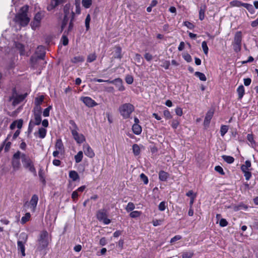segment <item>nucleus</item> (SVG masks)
<instances>
[{
	"label": "nucleus",
	"mask_w": 258,
	"mask_h": 258,
	"mask_svg": "<svg viewBox=\"0 0 258 258\" xmlns=\"http://www.w3.org/2000/svg\"><path fill=\"white\" fill-rule=\"evenodd\" d=\"M133 151L135 156H138L140 154V148L137 144L133 145Z\"/></svg>",
	"instance_id": "a19ab883"
},
{
	"label": "nucleus",
	"mask_w": 258,
	"mask_h": 258,
	"mask_svg": "<svg viewBox=\"0 0 258 258\" xmlns=\"http://www.w3.org/2000/svg\"><path fill=\"white\" fill-rule=\"evenodd\" d=\"M206 10V7L203 8L201 7L199 11V19L201 21L203 20L205 18V13Z\"/></svg>",
	"instance_id": "ea45409f"
},
{
	"label": "nucleus",
	"mask_w": 258,
	"mask_h": 258,
	"mask_svg": "<svg viewBox=\"0 0 258 258\" xmlns=\"http://www.w3.org/2000/svg\"><path fill=\"white\" fill-rule=\"evenodd\" d=\"M81 100L89 107H93L97 105V103L90 97H82Z\"/></svg>",
	"instance_id": "9b49d317"
},
{
	"label": "nucleus",
	"mask_w": 258,
	"mask_h": 258,
	"mask_svg": "<svg viewBox=\"0 0 258 258\" xmlns=\"http://www.w3.org/2000/svg\"><path fill=\"white\" fill-rule=\"evenodd\" d=\"M214 113V110L213 109H210L206 113L205 117L204 124L205 126H207L209 125L211 120L213 117Z\"/></svg>",
	"instance_id": "ddd939ff"
},
{
	"label": "nucleus",
	"mask_w": 258,
	"mask_h": 258,
	"mask_svg": "<svg viewBox=\"0 0 258 258\" xmlns=\"http://www.w3.org/2000/svg\"><path fill=\"white\" fill-rule=\"evenodd\" d=\"M195 76L198 77L201 81H206L207 80L206 76L203 73L200 72H196L195 73Z\"/></svg>",
	"instance_id": "c9c22d12"
},
{
	"label": "nucleus",
	"mask_w": 258,
	"mask_h": 258,
	"mask_svg": "<svg viewBox=\"0 0 258 258\" xmlns=\"http://www.w3.org/2000/svg\"><path fill=\"white\" fill-rule=\"evenodd\" d=\"M28 239V235L24 232L21 233L19 239L17 241L18 250L21 251L22 255L25 256V246L26 243Z\"/></svg>",
	"instance_id": "39448f33"
},
{
	"label": "nucleus",
	"mask_w": 258,
	"mask_h": 258,
	"mask_svg": "<svg viewBox=\"0 0 258 258\" xmlns=\"http://www.w3.org/2000/svg\"><path fill=\"white\" fill-rule=\"evenodd\" d=\"M36 56L40 59H44L45 55V47L42 45L38 46L35 51Z\"/></svg>",
	"instance_id": "f8f14e48"
},
{
	"label": "nucleus",
	"mask_w": 258,
	"mask_h": 258,
	"mask_svg": "<svg viewBox=\"0 0 258 258\" xmlns=\"http://www.w3.org/2000/svg\"><path fill=\"white\" fill-rule=\"evenodd\" d=\"M241 171L251 170V162L249 160H246L244 164L241 166Z\"/></svg>",
	"instance_id": "a878e982"
},
{
	"label": "nucleus",
	"mask_w": 258,
	"mask_h": 258,
	"mask_svg": "<svg viewBox=\"0 0 258 258\" xmlns=\"http://www.w3.org/2000/svg\"><path fill=\"white\" fill-rule=\"evenodd\" d=\"M91 21V17L89 14H88L85 19V27L87 31L89 30L90 28V22Z\"/></svg>",
	"instance_id": "6e6d98bb"
},
{
	"label": "nucleus",
	"mask_w": 258,
	"mask_h": 258,
	"mask_svg": "<svg viewBox=\"0 0 258 258\" xmlns=\"http://www.w3.org/2000/svg\"><path fill=\"white\" fill-rule=\"evenodd\" d=\"M168 177L169 174L163 170L160 171L159 173V178L161 181H166Z\"/></svg>",
	"instance_id": "5701e85b"
},
{
	"label": "nucleus",
	"mask_w": 258,
	"mask_h": 258,
	"mask_svg": "<svg viewBox=\"0 0 258 258\" xmlns=\"http://www.w3.org/2000/svg\"><path fill=\"white\" fill-rule=\"evenodd\" d=\"M35 122H33L34 124L38 125L41 123V115L38 114H34Z\"/></svg>",
	"instance_id": "e433bc0d"
},
{
	"label": "nucleus",
	"mask_w": 258,
	"mask_h": 258,
	"mask_svg": "<svg viewBox=\"0 0 258 258\" xmlns=\"http://www.w3.org/2000/svg\"><path fill=\"white\" fill-rule=\"evenodd\" d=\"M40 25V22L38 21H36L35 20H33V21L31 22L30 25L33 30H36L37 28L39 27Z\"/></svg>",
	"instance_id": "3c124183"
},
{
	"label": "nucleus",
	"mask_w": 258,
	"mask_h": 258,
	"mask_svg": "<svg viewBox=\"0 0 258 258\" xmlns=\"http://www.w3.org/2000/svg\"><path fill=\"white\" fill-rule=\"evenodd\" d=\"M11 137V135H9L8 136H7V138H6V139L4 141V144L5 145V152H8L10 147H11V142H9V141H8L9 137Z\"/></svg>",
	"instance_id": "2f4dec72"
},
{
	"label": "nucleus",
	"mask_w": 258,
	"mask_h": 258,
	"mask_svg": "<svg viewBox=\"0 0 258 258\" xmlns=\"http://www.w3.org/2000/svg\"><path fill=\"white\" fill-rule=\"evenodd\" d=\"M74 19H75V13L72 11H71V19L70 22L69 23V25L67 31H66L67 34H68L70 32H71L72 30L73 27H74L73 21L74 20Z\"/></svg>",
	"instance_id": "4be33fe9"
},
{
	"label": "nucleus",
	"mask_w": 258,
	"mask_h": 258,
	"mask_svg": "<svg viewBox=\"0 0 258 258\" xmlns=\"http://www.w3.org/2000/svg\"><path fill=\"white\" fill-rule=\"evenodd\" d=\"M248 209V206L242 203H240L238 205L235 206L234 210L235 211H239L241 210H247Z\"/></svg>",
	"instance_id": "473e14b6"
},
{
	"label": "nucleus",
	"mask_w": 258,
	"mask_h": 258,
	"mask_svg": "<svg viewBox=\"0 0 258 258\" xmlns=\"http://www.w3.org/2000/svg\"><path fill=\"white\" fill-rule=\"evenodd\" d=\"M64 16H70L71 17V12L70 13V5L67 4L65 5L64 9Z\"/></svg>",
	"instance_id": "49530a36"
},
{
	"label": "nucleus",
	"mask_w": 258,
	"mask_h": 258,
	"mask_svg": "<svg viewBox=\"0 0 258 258\" xmlns=\"http://www.w3.org/2000/svg\"><path fill=\"white\" fill-rule=\"evenodd\" d=\"M140 178L143 181L145 184H147L148 183V178L144 173H142L140 174Z\"/></svg>",
	"instance_id": "680f3d73"
},
{
	"label": "nucleus",
	"mask_w": 258,
	"mask_h": 258,
	"mask_svg": "<svg viewBox=\"0 0 258 258\" xmlns=\"http://www.w3.org/2000/svg\"><path fill=\"white\" fill-rule=\"evenodd\" d=\"M72 136L74 140L77 142L78 144H81L85 141V138L83 134H79L77 132H74L73 133H72Z\"/></svg>",
	"instance_id": "4468645a"
},
{
	"label": "nucleus",
	"mask_w": 258,
	"mask_h": 258,
	"mask_svg": "<svg viewBox=\"0 0 258 258\" xmlns=\"http://www.w3.org/2000/svg\"><path fill=\"white\" fill-rule=\"evenodd\" d=\"M21 154L19 151L15 153L12 157V166L14 171H16L20 169L21 167V163L20 158L21 157Z\"/></svg>",
	"instance_id": "0eeeda50"
},
{
	"label": "nucleus",
	"mask_w": 258,
	"mask_h": 258,
	"mask_svg": "<svg viewBox=\"0 0 258 258\" xmlns=\"http://www.w3.org/2000/svg\"><path fill=\"white\" fill-rule=\"evenodd\" d=\"M193 255V251L184 252L182 253V258H191Z\"/></svg>",
	"instance_id": "bf43d9fd"
},
{
	"label": "nucleus",
	"mask_w": 258,
	"mask_h": 258,
	"mask_svg": "<svg viewBox=\"0 0 258 258\" xmlns=\"http://www.w3.org/2000/svg\"><path fill=\"white\" fill-rule=\"evenodd\" d=\"M247 140L249 142V145L252 148L256 146V143L254 140L253 136L252 134H248L247 135Z\"/></svg>",
	"instance_id": "412c9836"
},
{
	"label": "nucleus",
	"mask_w": 258,
	"mask_h": 258,
	"mask_svg": "<svg viewBox=\"0 0 258 258\" xmlns=\"http://www.w3.org/2000/svg\"><path fill=\"white\" fill-rule=\"evenodd\" d=\"M29 7L26 5L22 7L15 16V22L19 23L22 27L27 26L30 22V19L27 16Z\"/></svg>",
	"instance_id": "f257e3e1"
},
{
	"label": "nucleus",
	"mask_w": 258,
	"mask_h": 258,
	"mask_svg": "<svg viewBox=\"0 0 258 258\" xmlns=\"http://www.w3.org/2000/svg\"><path fill=\"white\" fill-rule=\"evenodd\" d=\"M38 176L40 181L42 182L43 185H45L46 181L45 180V173L42 167L39 168L38 171Z\"/></svg>",
	"instance_id": "dca6fc26"
},
{
	"label": "nucleus",
	"mask_w": 258,
	"mask_h": 258,
	"mask_svg": "<svg viewBox=\"0 0 258 258\" xmlns=\"http://www.w3.org/2000/svg\"><path fill=\"white\" fill-rule=\"evenodd\" d=\"M242 7L246 8L248 11V12L251 14H253L255 12L253 6L251 4L244 3Z\"/></svg>",
	"instance_id": "f704fd0d"
},
{
	"label": "nucleus",
	"mask_w": 258,
	"mask_h": 258,
	"mask_svg": "<svg viewBox=\"0 0 258 258\" xmlns=\"http://www.w3.org/2000/svg\"><path fill=\"white\" fill-rule=\"evenodd\" d=\"M31 217L30 213H26L24 216L22 217L21 219V222L22 224H25L28 221H29Z\"/></svg>",
	"instance_id": "09e8293b"
},
{
	"label": "nucleus",
	"mask_w": 258,
	"mask_h": 258,
	"mask_svg": "<svg viewBox=\"0 0 258 258\" xmlns=\"http://www.w3.org/2000/svg\"><path fill=\"white\" fill-rule=\"evenodd\" d=\"M97 56L95 53L90 54L87 57V61L88 62H92L96 60Z\"/></svg>",
	"instance_id": "864d4df0"
},
{
	"label": "nucleus",
	"mask_w": 258,
	"mask_h": 258,
	"mask_svg": "<svg viewBox=\"0 0 258 258\" xmlns=\"http://www.w3.org/2000/svg\"><path fill=\"white\" fill-rule=\"evenodd\" d=\"M84 57L83 56H77L74 57L72 59L71 61L73 63H78V62H83V61H84Z\"/></svg>",
	"instance_id": "58836bf2"
},
{
	"label": "nucleus",
	"mask_w": 258,
	"mask_h": 258,
	"mask_svg": "<svg viewBox=\"0 0 258 258\" xmlns=\"http://www.w3.org/2000/svg\"><path fill=\"white\" fill-rule=\"evenodd\" d=\"M21 158L23 167L31 172L34 176H36V170L34 166L33 160L24 153L22 154Z\"/></svg>",
	"instance_id": "f03ea898"
},
{
	"label": "nucleus",
	"mask_w": 258,
	"mask_h": 258,
	"mask_svg": "<svg viewBox=\"0 0 258 258\" xmlns=\"http://www.w3.org/2000/svg\"><path fill=\"white\" fill-rule=\"evenodd\" d=\"M230 4L234 7H240L243 6L244 3L238 1H233L231 2Z\"/></svg>",
	"instance_id": "5fc2aeb1"
},
{
	"label": "nucleus",
	"mask_w": 258,
	"mask_h": 258,
	"mask_svg": "<svg viewBox=\"0 0 258 258\" xmlns=\"http://www.w3.org/2000/svg\"><path fill=\"white\" fill-rule=\"evenodd\" d=\"M48 233L47 231H42L39 236V238L38 240V244L37 246V249L39 251H41L43 249L45 248L48 244Z\"/></svg>",
	"instance_id": "20e7f679"
},
{
	"label": "nucleus",
	"mask_w": 258,
	"mask_h": 258,
	"mask_svg": "<svg viewBox=\"0 0 258 258\" xmlns=\"http://www.w3.org/2000/svg\"><path fill=\"white\" fill-rule=\"evenodd\" d=\"M46 130L44 128L41 127L39 129L37 134H38L39 137L41 139H43L45 137L46 135ZM37 133H35V136H36Z\"/></svg>",
	"instance_id": "c756f323"
},
{
	"label": "nucleus",
	"mask_w": 258,
	"mask_h": 258,
	"mask_svg": "<svg viewBox=\"0 0 258 258\" xmlns=\"http://www.w3.org/2000/svg\"><path fill=\"white\" fill-rule=\"evenodd\" d=\"M251 170L242 171L246 180H249L251 177Z\"/></svg>",
	"instance_id": "052dcab7"
},
{
	"label": "nucleus",
	"mask_w": 258,
	"mask_h": 258,
	"mask_svg": "<svg viewBox=\"0 0 258 258\" xmlns=\"http://www.w3.org/2000/svg\"><path fill=\"white\" fill-rule=\"evenodd\" d=\"M42 111L40 105H35L34 109V114H38L41 115Z\"/></svg>",
	"instance_id": "774afa93"
},
{
	"label": "nucleus",
	"mask_w": 258,
	"mask_h": 258,
	"mask_svg": "<svg viewBox=\"0 0 258 258\" xmlns=\"http://www.w3.org/2000/svg\"><path fill=\"white\" fill-rule=\"evenodd\" d=\"M133 133L137 135H140L142 131V127L139 124H134L132 126Z\"/></svg>",
	"instance_id": "aec40b11"
},
{
	"label": "nucleus",
	"mask_w": 258,
	"mask_h": 258,
	"mask_svg": "<svg viewBox=\"0 0 258 258\" xmlns=\"http://www.w3.org/2000/svg\"><path fill=\"white\" fill-rule=\"evenodd\" d=\"M107 212L105 209H102L98 210L96 214V218L100 221L103 222L104 224H109L111 221L107 218Z\"/></svg>",
	"instance_id": "423d86ee"
},
{
	"label": "nucleus",
	"mask_w": 258,
	"mask_h": 258,
	"mask_svg": "<svg viewBox=\"0 0 258 258\" xmlns=\"http://www.w3.org/2000/svg\"><path fill=\"white\" fill-rule=\"evenodd\" d=\"M64 0H51L50 4L47 6L48 11H51L59 4L62 3Z\"/></svg>",
	"instance_id": "a211bd4d"
},
{
	"label": "nucleus",
	"mask_w": 258,
	"mask_h": 258,
	"mask_svg": "<svg viewBox=\"0 0 258 258\" xmlns=\"http://www.w3.org/2000/svg\"><path fill=\"white\" fill-rule=\"evenodd\" d=\"M69 175V177L71 178L74 181H75L80 179V176L78 173L74 170L70 171Z\"/></svg>",
	"instance_id": "393cba45"
},
{
	"label": "nucleus",
	"mask_w": 258,
	"mask_h": 258,
	"mask_svg": "<svg viewBox=\"0 0 258 258\" xmlns=\"http://www.w3.org/2000/svg\"><path fill=\"white\" fill-rule=\"evenodd\" d=\"M183 58L186 60L187 62H190L192 61V58L189 54L186 53H184L182 55Z\"/></svg>",
	"instance_id": "338daca9"
},
{
	"label": "nucleus",
	"mask_w": 258,
	"mask_h": 258,
	"mask_svg": "<svg viewBox=\"0 0 258 258\" xmlns=\"http://www.w3.org/2000/svg\"><path fill=\"white\" fill-rule=\"evenodd\" d=\"M83 148L86 156L90 158H93L95 156V153L93 149L88 144H84Z\"/></svg>",
	"instance_id": "9d476101"
},
{
	"label": "nucleus",
	"mask_w": 258,
	"mask_h": 258,
	"mask_svg": "<svg viewBox=\"0 0 258 258\" xmlns=\"http://www.w3.org/2000/svg\"><path fill=\"white\" fill-rule=\"evenodd\" d=\"M140 215L141 212L138 211H134L130 213V216L131 218H135L139 217Z\"/></svg>",
	"instance_id": "e2e57ef3"
},
{
	"label": "nucleus",
	"mask_w": 258,
	"mask_h": 258,
	"mask_svg": "<svg viewBox=\"0 0 258 258\" xmlns=\"http://www.w3.org/2000/svg\"><path fill=\"white\" fill-rule=\"evenodd\" d=\"M237 92L238 95V99H241L245 93V90L242 85H240L237 89Z\"/></svg>",
	"instance_id": "b1692460"
},
{
	"label": "nucleus",
	"mask_w": 258,
	"mask_h": 258,
	"mask_svg": "<svg viewBox=\"0 0 258 258\" xmlns=\"http://www.w3.org/2000/svg\"><path fill=\"white\" fill-rule=\"evenodd\" d=\"M39 59H40L39 58H38L36 56H32L31 57V63L34 68H37L36 64Z\"/></svg>",
	"instance_id": "c03bdc74"
},
{
	"label": "nucleus",
	"mask_w": 258,
	"mask_h": 258,
	"mask_svg": "<svg viewBox=\"0 0 258 258\" xmlns=\"http://www.w3.org/2000/svg\"><path fill=\"white\" fill-rule=\"evenodd\" d=\"M44 16H45V12L44 11H39L35 14L34 18V20H36V21L41 22L42 19L44 17Z\"/></svg>",
	"instance_id": "cd10ccee"
},
{
	"label": "nucleus",
	"mask_w": 258,
	"mask_h": 258,
	"mask_svg": "<svg viewBox=\"0 0 258 258\" xmlns=\"http://www.w3.org/2000/svg\"><path fill=\"white\" fill-rule=\"evenodd\" d=\"M121 48L120 46H116L115 47V58H121Z\"/></svg>",
	"instance_id": "79ce46f5"
},
{
	"label": "nucleus",
	"mask_w": 258,
	"mask_h": 258,
	"mask_svg": "<svg viewBox=\"0 0 258 258\" xmlns=\"http://www.w3.org/2000/svg\"><path fill=\"white\" fill-rule=\"evenodd\" d=\"M179 124V121L178 120V119H173L172 120V122H171V125L172 126V127L175 130L177 128V127L178 126Z\"/></svg>",
	"instance_id": "603ef678"
},
{
	"label": "nucleus",
	"mask_w": 258,
	"mask_h": 258,
	"mask_svg": "<svg viewBox=\"0 0 258 258\" xmlns=\"http://www.w3.org/2000/svg\"><path fill=\"white\" fill-rule=\"evenodd\" d=\"M23 122V121L21 119L15 120L11 123L10 127L11 130L15 129L16 127H17V128H18L19 129H20L22 127Z\"/></svg>",
	"instance_id": "f3484780"
},
{
	"label": "nucleus",
	"mask_w": 258,
	"mask_h": 258,
	"mask_svg": "<svg viewBox=\"0 0 258 258\" xmlns=\"http://www.w3.org/2000/svg\"><path fill=\"white\" fill-rule=\"evenodd\" d=\"M69 123L71 125L70 130L71 131V133H73L74 132L78 131L79 128L74 120H70Z\"/></svg>",
	"instance_id": "bb28decb"
},
{
	"label": "nucleus",
	"mask_w": 258,
	"mask_h": 258,
	"mask_svg": "<svg viewBox=\"0 0 258 258\" xmlns=\"http://www.w3.org/2000/svg\"><path fill=\"white\" fill-rule=\"evenodd\" d=\"M83 158V153L82 151H79L75 156L74 158L76 163L81 162Z\"/></svg>",
	"instance_id": "7c9ffc66"
},
{
	"label": "nucleus",
	"mask_w": 258,
	"mask_h": 258,
	"mask_svg": "<svg viewBox=\"0 0 258 258\" xmlns=\"http://www.w3.org/2000/svg\"><path fill=\"white\" fill-rule=\"evenodd\" d=\"M83 6L86 9H88L92 5V0H82V2Z\"/></svg>",
	"instance_id": "a18cd8bd"
},
{
	"label": "nucleus",
	"mask_w": 258,
	"mask_h": 258,
	"mask_svg": "<svg viewBox=\"0 0 258 258\" xmlns=\"http://www.w3.org/2000/svg\"><path fill=\"white\" fill-rule=\"evenodd\" d=\"M222 158L228 164H231L234 161V158L230 156L223 155L222 156Z\"/></svg>",
	"instance_id": "72a5a7b5"
},
{
	"label": "nucleus",
	"mask_w": 258,
	"mask_h": 258,
	"mask_svg": "<svg viewBox=\"0 0 258 258\" xmlns=\"http://www.w3.org/2000/svg\"><path fill=\"white\" fill-rule=\"evenodd\" d=\"M44 96L41 95L38 97H36L35 99V105H40L44 100Z\"/></svg>",
	"instance_id": "8fccbe9b"
},
{
	"label": "nucleus",
	"mask_w": 258,
	"mask_h": 258,
	"mask_svg": "<svg viewBox=\"0 0 258 258\" xmlns=\"http://www.w3.org/2000/svg\"><path fill=\"white\" fill-rule=\"evenodd\" d=\"M228 126L225 125H222L220 127V134L223 137L228 132Z\"/></svg>",
	"instance_id": "37998d69"
},
{
	"label": "nucleus",
	"mask_w": 258,
	"mask_h": 258,
	"mask_svg": "<svg viewBox=\"0 0 258 258\" xmlns=\"http://www.w3.org/2000/svg\"><path fill=\"white\" fill-rule=\"evenodd\" d=\"M242 35L240 31L237 32L234 36V41L233 43L241 44Z\"/></svg>",
	"instance_id": "6ab92c4d"
},
{
	"label": "nucleus",
	"mask_w": 258,
	"mask_h": 258,
	"mask_svg": "<svg viewBox=\"0 0 258 258\" xmlns=\"http://www.w3.org/2000/svg\"><path fill=\"white\" fill-rule=\"evenodd\" d=\"M202 48H203L204 53L206 55H207L208 53L209 48L207 46V42L206 41H204L202 43Z\"/></svg>",
	"instance_id": "13d9d810"
},
{
	"label": "nucleus",
	"mask_w": 258,
	"mask_h": 258,
	"mask_svg": "<svg viewBox=\"0 0 258 258\" xmlns=\"http://www.w3.org/2000/svg\"><path fill=\"white\" fill-rule=\"evenodd\" d=\"M66 33H67L66 31H65L64 32V34H63V35L61 37V39L63 45L64 46L68 45V44L69 43V39L66 35Z\"/></svg>",
	"instance_id": "4d7b16f0"
},
{
	"label": "nucleus",
	"mask_w": 258,
	"mask_h": 258,
	"mask_svg": "<svg viewBox=\"0 0 258 258\" xmlns=\"http://www.w3.org/2000/svg\"><path fill=\"white\" fill-rule=\"evenodd\" d=\"M38 201V197L36 195H34L31 197V199L29 203H26L24 204V207L28 206L30 207L31 211L33 213L35 212L36 206Z\"/></svg>",
	"instance_id": "6e6552de"
},
{
	"label": "nucleus",
	"mask_w": 258,
	"mask_h": 258,
	"mask_svg": "<svg viewBox=\"0 0 258 258\" xmlns=\"http://www.w3.org/2000/svg\"><path fill=\"white\" fill-rule=\"evenodd\" d=\"M52 109V106H49L48 107H47L46 108H45L43 112V115L44 116V117H47V116H49V112H50V110Z\"/></svg>",
	"instance_id": "0e129e2a"
},
{
	"label": "nucleus",
	"mask_w": 258,
	"mask_h": 258,
	"mask_svg": "<svg viewBox=\"0 0 258 258\" xmlns=\"http://www.w3.org/2000/svg\"><path fill=\"white\" fill-rule=\"evenodd\" d=\"M78 197L79 192H77L76 190L72 192L71 197L74 202H77V201L78 200Z\"/></svg>",
	"instance_id": "69168bd1"
},
{
	"label": "nucleus",
	"mask_w": 258,
	"mask_h": 258,
	"mask_svg": "<svg viewBox=\"0 0 258 258\" xmlns=\"http://www.w3.org/2000/svg\"><path fill=\"white\" fill-rule=\"evenodd\" d=\"M55 147L56 150H59L61 152L63 151L64 146L61 139H59L56 140Z\"/></svg>",
	"instance_id": "c85d7f7f"
},
{
	"label": "nucleus",
	"mask_w": 258,
	"mask_h": 258,
	"mask_svg": "<svg viewBox=\"0 0 258 258\" xmlns=\"http://www.w3.org/2000/svg\"><path fill=\"white\" fill-rule=\"evenodd\" d=\"M114 84L119 91H123L125 87L123 85L122 80L120 78H116L114 80Z\"/></svg>",
	"instance_id": "2eb2a0df"
},
{
	"label": "nucleus",
	"mask_w": 258,
	"mask_h": 258,
	"mask_svg": "<svg viewBox=\"0 0 258 258\" xmlns=\"http://www.w3.org/2000/svg\"><path fill=\"white\" fill-rule=\"evenodd\" d=\"M167 207V203L165 201H162L161 202L159 206H158V209L160 211H164L166 209V207Z\"/></svg>",
	"instance_id": "de8ad7c7"
},
{
	"label": "nucleus",
	"mask_w": 258,
	"mask_h": 258,
	"mask_svg": "<svg viewBox=\"0 0 258 258\" xmlns=\"http://www.w3.org/2000/svg\"><path fill=\"white\" fill-rule=\"evenodd\" d=\"M13 95L12 97H10V100L12 101L13 99V104L14 105L18 104L20 103L21 102H22L26 97L27 94L25 95H19L17 96V97H14V93L16 92V89L14 88L13 90Z\"/></svg>",
	"instance_id": "1a4fd4ad"
},
{
	"label": "nucleus",
	"mask_w": 258,
	"mask_h": 258,
	"mask_svg": "<svg viewBox=\"0 0 258 258\" xmlns=\"http://www.w3.org/2000/svg\"><path fill=\"white\" fill-rule=\"evenodd\" d=\"M118 110L122 117L124 119H127L130 117L131 114L135 110V107L131 103H124L119 106Z\"/></svg>",
	"instance_id": "7ed1b4c3"
},
{
	"label": "nucleus",
	"mask_w": 258,
	"mask_h": 258,
	"mask_svg": "<svg viewBox=\"0 0 258 258\" xmlns=\"http://www.w3.org/2000/svg\"><path fill=\"white\" fill-rule=\"evenodd\" d=\"M70 17V16H64L61 26V31H63L64 28L66 27L68 23Z\"/></svg>",
	"instance_id": "4c0bfd02"
}]
</instances>
